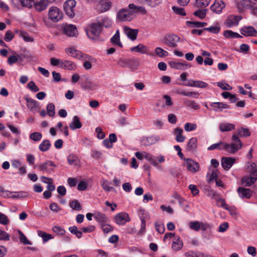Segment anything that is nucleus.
I'll use <instances>...</instances> for the list:
<instances>
[{
    "label": "nucleus",
    "mask_w": 257,
    "mask_h": 257,
    "mask_svg": "<svg viewBox=\"0 0 257 257\" xmlns=\"http://www.w3.org/2000/svg\"><path fill=\"white\" fill-rule=\"evenodd\" d=\"M27 102V106L30 109V111L34 112L38 107V102L31 98H25Z\"/></svg>",
    "instance_id": "28"
},
{
    "label": "nucleus",
    "mask_w": 257,
    "mask_h": 257,
    "mask_svg": "<svg viewBox=\"0 0 257 257\" xmlns=\"http://www.w3.org/2000/svg\"><path fill=\"white\" fill-rule=\"evenodd\" d=\"M215 200L217 203L218 205H220L221 207L227 209V205L225 203V200L222 198H221L219 195L217 196L215 198Z\"/></svg>",
    "instance_id": "58"
},
{
    "label": "nucleus",
    "mask_w": 257,
    "mask_h": 257,
    "mask_svg": "<svg viewBox=\"0 0 257 257\" xmlns=\"http://www.w3.org/2000/svg\"><path fill=\"white\" fill-rule=\"evenodd\" d=\"M237 192L239 197L243 199H249L252 195V191L248 188L239 187Z\"/></svg>",
    "instance_id": "17"
},
{
    "label": "nucleus",
    "mask_w": 257,
    "mask_h": 257,
    "mask_svg": "<svg viewBox=\"0 0 257 257\" xmlns=\"http://www.w3.org/2000/svg\"><path fill=\"white\" fill-rule=\"evenodd\" d=\"M82 126V124L77 116H74L72 122L69 124V127L72 130L80 128Z\"/></svg>",
    "instance_id": "30"
},
{
    "label": "nucleus",
    "mask_w": 257,
    "mask_h": 257,
    "mask_svg": "<svg viewBox=\"0 0 257 257\" xmlns=\"http://www.w3.org/2000/svg\"><path fill=\"white\" fill-rule=\"evenodd\" d=\"M94 218L100 224V225L104 223L109 222V219L104 214L102 213L97 212L95 213Z\"/></svg>",
    "instance_id": "25"
},
{
    "label": "nucleus",
    "mask_w": 257,
    "mask_h": 257,
    "mask_svg": "<svg viewBox=\"0 0 257 257\" xmlns=\"http://www.w3.org/2000/svg\"><path fill=\"white\" fill-rule=\"evenodd\" d=\"M232 143L231 144L220 142L211 145L207 149L208 150H213L215 149L224 150L230 154H234L242 147V144L240 140L235 134L232 136Z\"/></svg>",
    "instance_id": "1"
},
{
    "label": "nucleus",
    "mask_w": 257,
    "mask_h": 257,
    "mask_svg": "<svg viewBox=\"0 0 257 257\" xmlns=\"http://www.w3.org/2000/svg\"><path fill=\"white\" fill-rule=\"evenodd\" d=\"M187 23L191 27L201 28L207 25V23L187 21Z\"/></svg>",
    "instance_id": "50"
},
{
    "label": "nucleus",
    "mask_w": 257,
    "mask_h": 257,
    "mask_svg": "<svg viewBox=\"0 0 257 257\" xmlns=\"http://www.w3.org/2000/svg\"><path fill=\"white\" fill-rule=\"evenodd\" d=\"M257 179V177H250L242 179V182L246 186H250L254 183Z\"/></svg>",
    "instance_id": "46"
},
{
    "label": "nucleus",
    "mask_w": 257,
    "mask_h": 257,
    "mask_svg": "<svg viewBox=\"0 0 257 257\" xmlns=\"http://www.w3.org/2000/svg\"><path fill=\"white\" fill-rule=\"evenodd\" d=\"M235 127V125L232 123H221L219 125V129L221 132H227L233 130Z\"/></svg>",
    "instance_id": "39"
},
{
    "label": "nucleus",
    "mask_w": 257,
    "mask_h": 257,
    "mask_svg": "<svg viewBox=\"0 0 257 257\" xmlns=\"http://www.w3.org/2000/svg\"><path fill=\"white\" fill-rule=\"evenodd\" d=\"M63 13L59 8L56 7H51L49 8L48 12L49 19L53 22L57 23L62 19Z\"/></svg>",
    "instance_id": "4"
},
{
    "label": "nucleus",
    "mask_w": 257,
    "mask_h": 257,
    "mask_svg": "<svg viewBox=\"0 0 257 257\" xmlns=\"http://www.w3.org/2000/svg\"><path fill=\"white\" fill-rule=\"evenodd\" d=\"M200 223L198 221H191L189 223V226L191 229L198 231L200 229Z\"/></svg>",
    "instance_id": "47"
},
{
    "label": "nucleus",
    "mask_w": 257,
    "mask_h": 257,
    "mask_svg": "<svg viewBox=\"0 0 257 257\" xmlns=\"http://www.w3.org/2000/svg\"><path fill=\"white\" fill-rule=\"evenodd\" d=\"M75 6L76 2L74 0H67L63 4L64 10L70 18H73L75 16L74 8Z\"/></svg>",
    "instance_id": "5"
},
{
    "label": "nucleus",
    "mask_w": 257,
    "mask_h": 257,
    "mask_svg": "<svg viewBox=\"0 0 257 257\" xmlns=\"http://www.w3.org/2000/svg\"><path fill=\"white\" fill-rule=\"evenodd\" d=\"M47 113L50 116H54L55 114V105L53 103H49L47 106Z\"/></svg>",
    "instance_id": "45"
},
{
    "label": "nucleus",
    "mask_w": 257,
    "mask_h": 257,
    "mask_svg": "<svg viewBox=\"0 0 257 257\" xmlns=\"http://www.w3.org/2000/svg\"><path fill=\"white\" fill-rule=\"evenodd\" d=\"M210 106L215 111H222L223 109L229 108V106L225 103L220 102H212L210 104Z\"/></svg>",
    "instance_id": "21"
},
{
    "label": "nucleus",
    "mask_w": 257,
    "mask_h": 257,
    "mask_svg": "<svg viewBox=\"0 0 257 257\" xmlns=\"http://www.w3.org/2000/svg\"><path fill=\"white\" fill-rule=\"evenodd\" d=\"M185 162L184 165L187 167V170L192 173H195L199 171L200 166L199 163L194 162L193 160L189 159H184Z\"/></svg>",
    "instance_id": "8"
},
{
    "label": "nucleus",
    "mask_w": 257,
    "mask_h": 257,
    "mask_svg": "<svg viewBox=\"0 0 257 257\" xmlns=\"http://www.w3.org/2000/svg\"><path fill=\"white\" fill-rule=\"evenodd\" d=\"M136 62L131 60L121 59L118 60V64L122 67H131L132 64Z\"/></svg>",
    "instance_id": "42"
},
{
    "label": "nucleus",
    "mask_w": 257,
    "mask_h": 257,
    "mask_svg": "<svg viewBox=\"0 0 257 257\" xmlns=\"http://www.w3.org/2000/svg\"><path fill=\"white\" fill-rule=\"evenodd\" d=\"M235 162V159L230 157H223L221 159V166L224 170L228 171Z\"/></svg>",
    "instance_id": "14"
},
{
    "label": "nucleus",
    "mask_w": 257,
    "mask_h": 257,
    "mask_svg": "<svg viewBox=\"0 0 257 257\" xmlns=\"http://www.w3.org/2000/svg\"><path fill=\"white\" fill-rule=\"evenodd\" d=\"M65 51L68 55L74 58L80 59L83 57L82 53L73 48H66Z\"/></svg>",
    "instance_id": "22"
},
{
    "label": "nucleus",
    "mask_w": 257,
    "mask_h": 257,
    "mask_svg": "<svg viewBox=\"0 0 257 257\" xmlns=\"http://www.w3.org/2000/svg\"><path fill=\"white\" fill-rule=\"evenodd\" d=\"M197 146V140L195 138L190 139L187 145V150L190 152H193L195 150Z\"/></svg>",
    "instance_id": "32"
},
{
    "label": "nucleus",
    "mask_w": 257,
    "mask_h": 257,
    "mask_svg": "<svg viewBox=\"0 0 257 257\" xmlns=\"http://www.w3.org/2000/svg\"><path fill=\"white\" fill-rule=\"evenodd\" d=\"M217 86L221 88L222 90H230L232 89V87L228 84L224 83L223 81L218 82L217 83Z\"/></svg>",
    "instance_id": "63"
},
{
    "label": "nucleus",
    "mask_w": 257,
    "mask_h": 257,
    "mask_svg": "<svg viewBox=\"0 0 257 257\" xmlns=\"http://www.w3.org/2000/svg\"><path fill=\"white\" fill-rule=\"evenodd\" d=\"M13 193L15 194L12 195V198L20 199L26 198L28 196V193L25 191L13 192Z\"/></svg>",
    "instance_id": "48"
},
{
    "label": "nucleus",
    "mask_w": 257,
    "mask_h": 257,
    "mask_svg": "<svg viewBox=\"0 0 257 257\" xmlns=\"http://www.w3.org/2000/svg\"><path fill=\"white\" fill-rule=\"evenodd\" d=\"M20 36L23 38L26 42H33L34 39L33 38L30 37L29 34L23 31H21L20 33Z\"/></svg>",
    "instance_id": "64"
},
{
    "label": "nucleus",
    "mask_w": 257,
    "mask_h": 257,
    "mask_svg": "<svg viewBox=\"0 0 257 257\" xmlns=\"http://www.w3.org/2000/svg\"><path fill=\"white\" fill-rule=\"evenodd\" d=\"M183 241L178 236L174 238L172 245V249L175 251L180 250L183 247Z\"/></svg>",
    "instance_id": "29"
},
{
    "label": "nucleus",
    "mask_w": 257,
    "mask_h": 257,
    "mask_svg": "<svg viewBox=\"0 0 257 257\" xmlns=\"http://www.w3.org/2000/svg\"><path fill=\"white\" fill-rule=\"evenodd\" d=\"M160 140V137L158 136H153L149 137L142 138L141 140V145L144 146H149L152 145Z\"/></svg>",
    "instance_id": "11"
},
{
    "label": "nucleus",
    "mask_w": 257,
    "mask_h": 257,
    "mask_svg": "<svg viewBox=\"0 0 257 257\" xmlns=\"http://www.w3.org/2000/svg\"><path fill=\"white\" fill-rule=\"evenodd\" d=\"M225 7L224 3L221 0L216 1L211 6L210 9L214 13L219 14Z\"/></svg>",
    "instance_id": "18"
},
{
    "label": "nucleus",
    "mask_w": 257,
    "mask_h": 257,
    "mask_svg": "<svg viewBox=\"0 0 257 257\" xmlns=\"http://www.w3.org/2000/svg\"><path fill=\"white\" fill-rule=\"evenodd\" d=\"M63 33L69 37H74L77 35L76 27L72 25H66L63 27Z\"/></svg>",
    "instance_id": "12"
},
{
    "label": "nucleus",
    "mask_w": 257,
    "mask_h": 257,
    "mask_svg": "<svg viewBox=\"0 0 257 257\" xmlns=\"http://www.w3.org/2000/svg\"><path fill=\"white\" fill-rule=\"evenodd\" d=\"M13 2L17 5H20L23 7L31 8L32 7L31 0H13Z\"/></svg>",
    "instance_id": "36"
},
{
    "label": "nucleus",
    "mask_w": 257,
    "mask_h": 257,
    "mask_svg": "<svg viewBox=\"0 0 257 257\" xmlns=\"http://www.w3.org/2000/svg\"><path fill=\"white\" fill-rule=\"evenodd\" d=\"M238 138V136L240 137H249L250 136L249 130L246 128L241 127L237 131V134L235 135Z\"/></svg>",
    "instance_id": "40"
},
{
    "label": "nucleus",
    "mask_w": 257,
    "mask_h": 257,
    "mask_svg": "<svg viewBox=\"0 0 257 257\" xmlns=\"http://www.w3.org/2000/svg\"><path fill=\"white\" fill-rule=\"evenodd\" d=\"M48 5L49 4L44 0H40L34 4L35 9L38 12H42L45 10Z\"/></svg>",
    "instance_id": "27"
},
{
    "label": "nucleus",
    "mask_w": 257,
    "mask_h": 257,
    "mask_svg": "<svg viewBox=\"0 0 257 257\" xmlns=\"http://www.w3.org/2000/svg\"><path fill=\"white\" fill-rule=\"evenodd\" d=\"M204 30L209 31L212 33L217 34L220 30V27L218 25H217L208 28H205L204 29Z\"/></svg>",
    "instance_id": "55"
},
{
    "label": "nucleus",
    "mask_w": 257,
    "mask_h": 257,
    "mask_svg": "<svg viewBox=\"0 0 257 257\" xmlns=\"http://www.w3.org/2000/svg\"><path fill=\"white\" fill-rule=\"evenodd\" d=\"M67 162L70 165L76 166L79 163L78 157L74 154L69 155L67 158Z\"/></svg>",
    "instance_id": "35"
},
{
    "label": "nucleus",
    "mask_w": 257,
    "mask_h": 257,
    "mask_svg": "<svg viewBox=\"0 0 257 257\" xmlns=\"http://www.w3.org/2000/svg\"><path fill=\"white\" fill-rule=\"evenodd\" d=\"M180 37L171 34L166 36L164 38V43L168 47L174 48L177 46V43L180 41Z\"/></svg>",
    "instance_id": "7"
},
{
    "label": "nucleus",
    "mask_w": 257,
    "mask_h": 257,
    "mask_svg": "<svg viewBox=\"0 0 257 257\" xmlns=\"http://www.w3.org/2000/svg\"><path fill=\"white\" fill-rule=\"evenodd\" d=\"M111 42L115 45L118 46L119 47H122V44L120 41L119 30H117L114 36L110 39Z\"/></svg>",
    "instance_id": "34"
},
{
    "label": "nucleus",
    "mask_w": 257,
    "mask_h": 257,
    "mask_svg": "<svg viewBox=\"0 0 257 257\" xmlns=\"http://www.w3.org/2000/svg\"><path fill=\"white\" fill-rule=\"evenodd\" d=\"M27 87L32 91L36 92L39 90V88L36 85L35 83L31 81L27 84Z\"/></svg>",
    "instance_id": "60"
},
{
    "label": "nucleus",
    "mask_w": 257,
    "mask_h": 257,
    "mask_svg": "<svg viewBox=\"0 0 257 257\" xmlns=\"http://www.w3.org/2000/svg\"><path fill=\"white\" fill-rule=\"evenodd\" d=\"M102 27L100 23H91L89 28L86 29V33L88 37L92 40H95L100 35Z\"/></svg>",
    "instance_id": "2"
},
{
    "label": "nucleus",
    "mask_w": 257,
    "mask_h": 257,
    "mask_svg": "<svg viewBox=\"0 0 257 257\" xmlns=\"http://www.w3.org/2000/svg\"><path fill=\"white\" fill-rule=\"evenodd\" d=\"M169 64L172 68L178 70H186L191 66L187 63L177 62L173 61L169 62Z\"/></svg>",
    "instance_id": "13"
},
{
    "label": "nucleus",
    "mask_w": 257,
    "mask_h": 257,
    "mask_svg": "<svg viewBox=\"0 0 257 257\" xmlns=\"http://www.w3.org/2000/svg\"><path fill=\"white\" fill-rule=\"evenodd\" d=\"M156 55L159 56L160 57H166L168 55V52L165 50H164L161 48L157 47L155 50Z\"/></svg>",
    "instance_id": "56"
},
{
    "label": "nucleus",
    "mask_w": 257,
    "mask_h": 257,
    "mask_svg": "<svg viewBox=\"0 0 257 257\" xmlns=\"http://www.w3.org/2000/svg\"><path fill=\"white\" fill-rule=\"evenodd\" d=\"M42 137V135L40 133L35 132L32 133L30 135V138L36 142L40 141Z\"/></svg>",
    "instance_id": "59"
},
{
    "label": "nucleus",
    "mask_w": 257,
    "mask_h": 257,
    "mask_svg": "<svg viewBox=\"0 0 257 257\" xmlns=\"http://www.w3.org/2000/svg\"><path fill=\"white\" fill-rule=\"evenodd\" d=\"M123 30L126 35L133 41L136 39L138 33V30L132 29L127 27H124Z\"/></svg>",
    "instance_id": "19"
},
{
    "label": "nucleus",
    "mask_w": 257,
    "mask_h": 257,
    "mask_svg": "<svg viewBox=\"0 0 257 257\" xmlns=\"http://www.w3.org/2000/svg\"><path fill=\"white\" fill-rule=\"evenodd\" d=\"M135 18L132 10L122 8L116 14V19L121 21H131Z\"/></svg>",
    "instance_id": "3"
},
{
    "label": "nucleus",
    "mask_w": 257,
    "mask_h": 257,
    "mask_svg": "<svg viewBox=\"0 0 257 257\" xmlns=\"http://www.w3.org/2000/svg\"><path fill=\"white\" fill-rule=\"evenodd\" d=\"M241 18L237 16H230L225 20V24L228 28L232 26H237Z\"/></svg>",
    "instance_id": "16"
},
{
    "label": "nucleus",
    "mask_w": 257,
    "mask_h": 257,
    "mask_svg": "<svg viewBox=\"0 0 257 257\" xmlns=\"http://www.w3.org/2000/svg\"><path fill=\"white\" fill-rule=\"evenodd\" d=\"M51 167H56L57 166L52 161L47 160L43 163H41L38 166L39 170L43 173H51L54 170Z\"/></svg>",
    "instance_id": "6"
},
{
    "label": "nucleus",
    "mask_w": 257,
    "mask_h": 257,
    "mask_svg": "<svg viewBox=\"0 0 257 257\" xmlns=\"http://www.w3.org/2000/svg\"><path fill=\"white\" fill-rule=\"evenodd\" d=\"M184 103L186 106L190 107L195 110L199 109L200 108L199 105L194 100L186 99L185 100Z\"/></svg>",
    "instance_id": "44"
},
{
    "label": "nucleus",
    "mask_w": 257,
    "mask_h": 257,
    "mask_svg": "<svg viewBox=\"0 0 257 257\" xmlns=\"http://www.w3.org/2000/svg\"><path fill=\"white\" fill-rule=\"evenodd\" d=\"M176 93L179 94H181L184 96H192L195 98H198L199 96V93L197 92H186L184 90H182L181 89H178L176 90Z\"/></svg>",
    "instance_id": "31"
},
{
    "label": "nucleus",
    "mask_w": 257,
    "mask_h": 257,
    "mask_svg": "<svg viewBox=\"0 0 257 257\" xmlns=\"http://www.w3.org/2000/svg\"><path fill=\"white\" fill-rule=\"evenodd\" d=\"M172 9L174 13L177 15H179L182 16H185L186 15L184 9L183 8L173 6Z\"/></svg>",
    "instance_id": "52"
},
{
    "label": "nucleus",
    "mask_w": 257,
    "mask_h": 257,
    "mask_svg": "<svg viewBox=\"0 0 257 257\" xmlns=\"http://www.w3.org/2000/svg\"><path fill=\"white\" fill-rule=\"evenodd\" d=\"M183 132V129L180 127H177L174 130L176 140L178 142H183L185 140V137L182 135Z\"/></svg>",
    "instance_id": "33"
},
{
    "label": "nucleus",
    "mask_w": 257,
    "mask_h": 257,
    "mask_svg": "<svg viewBox=\"0 0 257 257\" xmlns=\"http://www.w3.org/2000/svg\"><path fill=\"white\" fill-rule=\"evenodd\" d=\"M240 4L244 8L249 9V10L253 6L250 0H241Z\"/></svg>",
    "instance_id": "61"
},
{
    "label": "nucleus",
    "mask_w": 257,
    "mask_h": 257,
    "mask_svg": "<svg viewBox=\"0 0 257 257\" xmlns=\"http://www.w3.org/2000/svg\"><path fill=\"white\" fill-rule=\"evenodd\" d=\"M19 239L20 241L24 244H32L31 242L28 240L24 234L20 230L19 231Z\"/></svg>",
    "instance_id": "57"
},
{
    "label": "nucleus",
    "mask_w": 257,
    "mask_h": 257,
    "mask_svg": "<svg viewBox=\"0 0 257 257\" xmlns=\"http://www.w3.org/2000/svg\"><path fill=\"white\" fill-rule=\"evenodd\" d=\"M21 55H12L10 56L8 59V63L10 65H12L15 63H16L19 60H22Z\"/></svg>",
    "instance_id": "49"
},
{
    "label": "nucleus",
    "mask_w": 257,
    "mask_h": 257,
    "mask_svg": "<svg viewBox=\"0 0 257 257\" xmlns=\"http://www.w3.org/2000/svg\"><path fill=\"white\" fill-rule=\"evenodd\" d=\"M60 67L69 70H74L76 69V64L72 61L69 60L62 61Z\"/></svg>",
    "instance_id": "26"
},
{
    "label": "nucleus",
    "mask_w": 257,
    "mask_h": 257,
    "mask_svg": "<svg viewBox=\"0 0 257 257\" xmlns=\"http://www.w3.org/2000/svg\"><path fill=\"white\" fill-rule=\"evenodd\" d=\"M207 9H200L194 13L195 16L198 17L201 19H203L206 17Z\"/></svg>",
    "instance_id": "53"
},
{
    "label": "nucleus",
    "mask_w": 257,
    "mask_h": 257,
    "mask_svg": "<svg viewBox=\"0 0 257 257\" xmlns=\"http://www.w3.org/2000/svg\"><path fill=\"white\" fill-rule=\"evenodd\" d=\"M210 0H196V5L199 8H205L210 3Z\"/></svg>",
    "instance_id": "54"
},
{
    "label": "nucleus",
    "mask_w": 257,
    "mask_h": 257,
    "mask_svg": "<svg viewBox=\"0 0 257 257\" xmlns=\"http://www.w3.org/2000/svg\"><path fill=\"white\" fill-rule=\"evenodd\" d=\"M114 219L116 223L119 225H124L130 220L128 214L125 212L118 213L115 216Z\"/></svg>",
    "instance_id": "9"
},
{
    "label": "nucleus",
    "mask_w": 257,
    "mask_h": 257,
    "mask_svg": "<svg viewBox=\"0 0 257 257\" xmlns=\"http://www.w3.org/2000/svg\"><path fill=\"white\" fill-rule=\"evenodd\" d=\"M219 171L217 169L209 168V171L206 175L207 180L208 183H210L214 179H217Z\"/></svg>",
    "instance_id": "23"
},
{
    "label": "nucleus",
    "mask_w": 257,
    "mask_h": 257,
    "mask_svg": "<svg viewBox=\"0 0 257 257\" xmlns=\"http://www.w3.org/2000/svg\"><path fill=\"white\" fill-rule=\"evenodd\" d=\"M223 36L226 38H241L242 36L236 32L231 30H225L223 32Z\"/></svg>",
    "instance_id": "38"
},
{
    "label": "nucleus",
    "mask_w": 257,
    "mask_h": 257,
    "mask_svg": "<svg viewBox=\"0 0 257 257\" xmlns=\"http://www.w3.org/2000/svg\"><path fill=\"white\" fill-rule=\"evenodd\" d=\"M131 51L142 54H145L148 55H153L152 53L149 52L148 47L142 44H139L137 46L131 48Z\"/></svg>",
    "instance_id": "15"
},
{
    "label": "nucleus",
    "mask_w": 257,
    "mask_h": 257,
    "mask_svg": "<svg viewBox=\"0 0 257 257\" xmlns=\"http://www.w3.org/2000/svg\"><path fill=\"white\" fill-rule=\"evenodd\" d=\"M130 9L132 10L133 15L135 16L136 14L141 13L142 14H146L147 12L144 7L141 6H136L134 4H130L128 6Z\"/></svg>",
    "instance_id": "24"
},
{
    "label": "nucleus",
    "mask_w": 257,
    "mask_h": 257,
    "mask_svg": "<svg viewBox=\"0 0 257 257\" xmlns=\"http://www.w3.org/2000/svg\"><path fill=\"white\" fill-rule=\"evenodd\" d=\"M81 86L84 90H92L96 88L97 85L93 82L89 78L86 77L85 82L81 84Z\"/></svg>",
    "instance_id": "20"
},
{
    "label": "nucleus",
    "mask_w": 257,
    "mask_h": 257,
    "mask_svg": "<svg viewBox=\"0 0 257 257\" xmlns=\"http://www.w3.org/2000/svg\"><path fill=\"white\" fill-rule=\"evenodd\" d=\"M69 205L70 207L74 210L79 211L82 209L81 205L77 200L70 201Z\"/></svg>",
    "instance_id": "41"
},
{
    "label": "nucleus",
    "mask_w": 257,
    "mask_h": 257,
    "mask_svg": "<svg viewBox=\"0 0 257 257\" xmlns=\"http://www.w3.org/2000/svg\"><path fill=\"white\" fill-rule=\"evenodd\" d=\"M240 32L246 37L257 36V31L252 26H244L240 29Z\"/></svg>",
    "instance_id": "10"
},
{
    "label": "nucleus",
    "mask_w": 257,
    "mask_h": 257,
    "mask_svg": "<svg viewBox=\"0 0 257 257\" xmlns=\"http://www.w3.org/2000/svg\"><path fill=\"white\" fill-rule=\"evenodd\" d=\"M110 183L106 180H103L101 183V186L102 188L106 191H110L111 190H115V189L112 187L110 186Z\"/></svg>",
    "instance_id": "51"
},
{
    "label": "nucleus",
    "mask_w": 257,
    "mask_h": 257,
    "mask_svg": "<svg viewBox=\"0 0 257 257\" xmlns=\"http://www.w3.org/2000/svg\"><path fill=\"white\" fill-rule=\"evenodd\" d=\"M51 147V143L49 140H44L39 145V149L42 152L48 151Z\"/></svg>",
    "instance_id": "37"
},
{
    "label": "nucleus",
    "mask_w": 257,
    "mask_h": 257,
    "mask_svg": "<svg viewBox=\"0 0 257 257\" xmlns=\"http://www.w3.org/2000/svg\"><path fill=\"white\" fill-rule=\"evenodd\" d=\"M135 156L138 159L142 160L143 158L147 159L149 156V153L146 152H137L135 153Z\"/></svg>",
    "instance_id": "62"
},
{
    "label": "nucleus",
    "mask_w": 257,
    "mask_h": 257,
    "mask_svg": "<svg viewBox=\"0 0 257 257\" xmlns=\"http://www.w3.org/2000/svg\"><path fill=\"white\" fill-rule=\"evenodd\" d=\"M38 234L40 237H41L43 238L44 242H47L49 239H53L54 238L52 235L40 230L38 231Z\"/></svg>",
    "instance_id": "43"
}]
</instances>
